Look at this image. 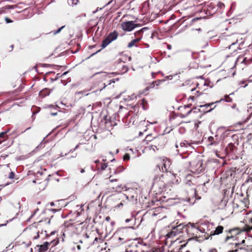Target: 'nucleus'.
<instances>
[{"instance_id": "24", "label": "nucleus", "mask_w": 252, "mask_h": 252, "mask_svg": "<svg viewBox=\"0 0 252 252\" xmlns=\"http://www.w3.org/2000/svg\"><path fill=\"white\" fill-rule=\"evenodd\" d=\"M127 188L125 185H116L115 186L114 193H120L123 190H127Z\"/></svg>"}, {"instance_id": "5", "label": "nucleus", "mask_w": 252, "mask_h": 252, "mask_svg": "<svg viewBox=\"0 0 252 252\" xmlns=\"http://www.w3.org/2000/svg\"><path fill=\"white\" fill-rule=\"evenodd\" d=\"M118 179L113 178L112 175H110L108 180H107L103 185V191L105 194L109 193L114 194L115 186L114 182H117Z\"/></svg>"}, {"instance_id": "32", "label": "nucleus", "mask_w": 252, "mask_h": 252, "mask_svg": "<svg viewBox=\"0 0 252 252\" xmlns=\"http://www.w3.org/2000/svg\"><path fill=\"white\" fill-rule=\"evenodd\" d=\"M245 229H246L247 232H249L251 230H252V218H251L249 221V224H246L244 226Z\"/></svg>"}, {"instance_id": "2", "label": "nucleus", "mask_w": 252, "mask_h": 252, "mask_svg": "<svg viewBox=\"0 0 252 252\" xmlns=\"http://www.w3.org/2000/svg\"><path fill=\"white\" fill-rule=\"evenodd\" d=\"M173 178V175L170 172L155 176L153 179L152 189L156 194H161L165 186L171 184V179Z\"/></svg>"}, {"instance_id": "48", "label": "nucleus", "mask_w": 252, "mask_h": 252, "mask_svg": "<svg viewBox=\"0 0 252 252\" xmlns=\"http://www.w3.org/2000/svg\"><path fill=\"white\" fill-rule=\"evenodd\" d=\"M4 19L5 22L7 24L11 23L13 22V21L8 17H5Z\"/></svg>"}, {"instance_id": "36", "label": "nucleus", "mask_w": 252, "mask_h": 252, "mask_svg": "<svg viewBox=\"0 0 252 252\" xmlns=\"http://www.w3.org/2000/svg\"><path fill=\"white\" fill-rule=\"evenodd\" d=\"M222 100H224L226 102H231L232 101V98H231L229 95H225L224 96V98H221V99H220V100L219 101H216V102H219L221 101H222Z\"/></svg>"}, {"instance_id": "3", "label": "nucleus", "mask_w": 252, "mask_h": 252, "mask_svg": "<svg viewBox=\"0 0 252 252\" xmlns=\"http://www.w3.org/2000/svg\"><path fill=\"white\" fill-rule=\"evenodd\" d=\"M194 177L190 174L186 176L185 189L188 191V196L183 199L191 204H194L197 200L201 199V197L197 193V191L192 182Z\"/></svg>"}, {"instance_id": "47", "label": "nucleus", "mask_w": 252, "mask_h": 252, "mask_svg": "<svg viewBox=\"0 0 252 252\" xmlns=\"http://www.w3.org/2000/svg\"><path fill=\"white\" fill-rule=\"evenodd\" d=\"M14 176H15V173L13 171H11L9 174L8 178L10 179H12L14 178Z\"/></svg>"}, {"instance_id": "15", "label": "nucleus", "mask_w": 252, "mask_h": 252, "mask_svg": "<svg viewBox=\"0 0 252 252\" xmlns=\"http://www.w3.org/2000/svg\"><path fill=\"white\" fill-rule=\"evenodd\" d=\"M127 192L126 194V197L127 199L131 201H136L138 193L134 189H127Z\"/></svg>"}, {"instance_id": "20", "label": "nucleus", "mask_w": 252, "mask_h": 252, "mask_svg": "<svg viewBox=\"0 0 252 252\" xmlns=\"http://www.w3.org/2000/svg\"><path fill=\"white\" fill-rule=\"evenodd\" d=\"M190 91L192 92V95H191L189 97V102L190 100L192 101L197 100V97L200 95L199 91L198 90H196V88H195L191 89Z\"/></svg>"}, {"instance_id": "56", "label": "nucleus", "mask_w": 252, "mask_h": 252, "mask_svg": "<svg viewBox=\"0 0 252 252\" xmlns=\"http://www.w3.org/2000/svg\"><path fill=\"white\" fill-rule=\"evenodd\" d=\"M13 248V246H12V247H11V245H9L8 247H7L6 248V251H8V250H9V249H12V248Z\"/></svg>"}, {"instance_id": "34", "label": "nucleus", "mask_w": 252, "mask_h": 252, "mask_svg": "<svg viewBox=\"0 0 252 252\" xmlns=\"http://www.w3.org/2000/svg\"><path fill=\"white\" fill-rule=\"evenodd\" d=\"M164 79L163 80H157L155 81H154L152 84L150 85L151 88H154L155 85L157 87H158L161 83L164 81Z\"/></svg>"}, {"instance_id": "61", "label": "nucleus", "mask_w": 252, "mask_h": 252, "mask_svg": "<svg viewBox=\"0 0 252 252\" xmlns=\"http://www.w3.org/2000/svg\"><path fill=\"white\" fill-rule=\"evenodd\" d=\"M39 237V233H38H38H37V236H34V239H37Z\"/></svg>"}, {"instance_id": "26", "label": "nucleus", "mask_w": 252, "mask_h": 252, "mask_svg": "<svg viewBox=\"0 0 252 252\" xmlns=\"http://www.w3.org/2000/svg\"><path fill=\"white\" fill-rule=\"evenodd\" d=\"M239 85L240 87L245 88L246 87L249 86L250 87H252V82L250 80H242L240 81L239 83Z\"/></svg>"}, {"instance_id": "50", "label": "nucleus", "mask_w": 252, "mask_h": 252, "mask_svg": "<svg viewBox=\"0 0 252 252\" xmlns=\"http://www.w3.org/2000/svg\"><path fill=\"white\" fill-rule=\"evenodd\" d=\"M59 127H60V126H57V127H56V128H55V129L53 130V131L54 132H58V133H57V134H58V135H59V134H60V132H59V130H60L59 129Z\"/></svg>"}, {"instance_id": "27", "label": "nucleus", "mask_w": 252, "mask_h": 252, "mask_svg": "<svg viewBox=\"0 0 252 252\" xmlns=\"http://www.w3.org/2000/svg\"><path fill=\"white\" fill-rule=\"evenodd\" d=\"M215 102H211V103H205L203 105H198L200 107H210L209 109H206L207 111H211L213 109H214L216 107V105H215Z\"/></svg>"}, {"instance_id": "11", "label": "nucleus", "mask_w": 252, "mask_h": 252, "mask_svg": "<svg viewBox=\"0 0 252 252\" xmlns=\"http://www.w3.org/2000/svg\"><path fill=\"white\" fill-rule=\"evenodd\" d=\"M119 35L118 32L114 31L113 32H110L107 37L103 40L101 44L102 48H105L113 41L116 40Z\"/></svg>"}, {"instance_id": "19", "label": "nucleus", "mask_w": 252, "mask_h": 252, "mask_svg": "<svg viewBox=\"0 0 252 252\" xmlns=\"http://www.w3.org/2000/svg\"><path fill=\"white\" fill-rule=\"evenodd\" d=\"M238 145V142L235 143H230L226 147L225 150L227 154L228 153H235L237 150V146Z\"/></svg>"}, {"instance_id": "37", "label": "nucleus", "mask_w": 252, "mask_h": 252, "mask_svg": "<svg viewBox=\"0 0 252 252\" xmlns=\"http://www.w3.org/2000/svg\"><path fill=\"white\" fill-rule=\"evenodd\" d=\"M37 110L36 111H33V112H32V121L33 122L34 120H35V115L37 113H38L39 111H40V108H38V107H34Z\"/></svg>"}, {"instance_id": "44", "label": "nucleus", "mask_w": 252, "mask_h": 252, "mask_svg": "<svg viewBox=\"0 0 252 252\" xmlns=\"http://www.w3.org/2000/svg\"><path fill=\"white\" fill-rule=\"evenodd\" d=\"M130 159V155L128 154H126L123 157V160L124 161L128 160Z\"/></svg>"}, {"instance_id": "51", "label": "nucleus", "mask_w": 252, "mask_h": 252, "mask_svg": "<svg viewBox=\"0 0 252 252\" xmlns=\"http://www.w3.org/2000/svg\"><path fill=\"white\" fill-rule=\"evenodd\" d=\"M45 138L46 137H44L43 138V140L41 142L38 146L42 147L46 143V141H45Z\"/></svg>"}, {"instance_id": "43", "label": "nucleus", "mask_w": 252, "mask_h": 252, "mask_svg": "<svg viewBox=\"0 0 252 252\" xmlns=\"http://www.w3.org/2000/svg\"><path fill=\"white\" fill-rule=\"evenodd\" d=\"M107 167V164L105 163H101L100 164V170H104Z\"/></svg>"}, {"instance_id": "62", "label": "nucleus", "mask_w": 252, "mask_h": 252, "mask_svg": "<svg viewBox=\"0 0 252 252\" xmlns=\"http://www.w3.org/2000/svg\"><path fill=\"white\" fill-rule=\"evenodd\" d=\"M7 223L4 224H0V227L6 225Z\"/></svg>"}, {"instance_id": "42", "label": "nucleus", "mask_w": 252, "mask_h": 252, "mask_svg": "<svg viewBox=\"0 0 252 252\" xmlns=\"http://www.w3.org/2000/svg\"><path fill=\"white\" fill-rule=\"evenodd\" d=\"M38 66H40L41 67H47L50 65L49 64H46V63H39L38 64ZM37 65H35L33 67V68L35 69V70L37 71Z\"/></svg>"}, {"instance_id": "18", "label": "nucleus", "mask_w": 252, "mask_h": 252, "mask_svg": "<svg viewBox=\"0 0 252 252\" xmlns=\"http://www.w3.org/2000/svg\"><path fill=\"white\" fill-rule=\"evenodd\" d=\"M224 40H226L228 44L229 49H230V46L234 45L237 42V39L236 38L234 35H228L225 36Z\"/></svg>"}, {"instance_id": "28", "label": "nucleus", "mask_w": 252, "mask_h": 252, "mask_svg": "<svg viewBox=\"0 0 252 252\" xmlns=\"http://www.w3.org/2000/svg\"><path fill=\"white\" fill-rule=\"evenodd\" d=\"M156 136H153L152 134L147 135L143 140V143L146 144H148L149 142H153Z\"/></svg>"}, {"instance_id": "59", "label": "nucleus", "mask_w": 252, "mask_h": 252, "mask_svg": "<svg viewBox=\"0 0 252 252\" xmlns=\"http://www.w3.org/2000/svg\"><path fill=\"white\" fill-rule=\"evenodd\" d=\"M239 250L238 249L235 250L234 251H230L228 252H239Z\"/></svg>"}, {"instance_id": "49", "label": "nucleus", "mask_w": 252, "mask_h": 252, "mask_svg": "<svg viewBox=\"0 0 252 252\" xmlns=\"http://www.w3.org/2000/svg\"><path fill=\"white\" fill-rule=\"evenodd\" d=\"M247 49L248 50V51L250 52V53L252 54V44L248 46Z\"/></svg>"}, {"instance_id": "64", "label": "nucleus", "mask_w": 252, "mask_h": 252, "mask_svg": "<svg viewBox=\"0 0 252 252\" xmlns=\"http://www.w3.org/2000/svg\"><path fill=\"white\" fill-rule=\"evenodd\" d=\"M239 249H240V251H242V252H244V251H245V249H243V248H239Z\"/></svg>"}, {"instance_id": "12", "label": "nucleus", "mask_w": 252, "mask_h": 252, "mask_svg": "<svg viewBox=\"0 0 252 252\" xmlns=\"http://www.w3.org/2000/svg\"><path fill=\"white\" fill-rule=\"evenodd\" d=\"M185 232L189 237H197L199 230L198 227L190 223L187 224Z\"/></svg>"}, {"instance_id": "58", "label": "nucleus", "mask_w": 252, "mask_h": 252, "mask_svg": "<svg viewBox=\"0 0 252 252\" xmlns=\"http://www.w3.org/2000/svg\"><path fill=\"white\" fill-rule=\"evenodd\" d=\"M35 213H36V212H35L34 213H33V214L31 215V217L29 218V219L27 220V221H29V220H30V219H31V218H32L34 216V215H35Z\"/></svg>"}, {"instance_id": "39", "label": "nucleus", "mask_w": 252, "mask_h": 252, "mask_svg": "<svg viewBox=\"0 0 252 252\" xmlns=\"http://www.w3.org/2000/svg\"><path fill=\"white\" fill-rule=\"evenodd\" d=\"M103 241V239L102 238H97L95 237L94 241H93V244L94 245L96 244L97 243H101Z\"/></svg>"}, {"instance_id": "33", "label": "nucleus", "mask_w": 252, "mask_h": 252, "mask_svg": "<svg viewBox=\"0 0 252 252\" xmlns=\"http://www.w3.org/2000/svg\"><path fill=\"white\" fill-rule=\"evenodd\" d=\"M142 33H143V29L136 32L134 33V36L136 37L135 39H139V41H140L142 37Z\"/></svg>"}, {"instance_id": "53", "label": "nucleus", "mask_w": 252, "mask_h": 252, "mask_svg": "<svg viewBox=\"0 0 252 252\" xmlns=\"http://www.w3.org/2000/svg\"><path fill=\"white\" fill-rule=\"evenodd\" d=\"M202 108H204L203 109V111L204 113H206V112H208L209 111H206V109H209L210 107H201Z\"/></svg>"}, {"instance_id": "30", "label": "nucleus", "mask_w": 252, "mask_h": 252, "mask_svg": "<svg viewBox=\"0 0 252 252\" xmlns=\"http://www.w3.org/2000/svg\"><path fill=\"white\" fill-rule=\"evenodd\" d=\"M139 42V39H134L128 43L127 47L131 48L133 46H137V43Z\"/></svg>"}, {"instance_id": "14", "label": "nucleus", "mask_w": 252, "mask_h": 252, "mask_svg": "<svg viewBox=\"0 0 252 252\" xmlns=\"http://www.w3.org/2000/svg\"><path fill=\"white\" fill-rule=\"evenodd\" d=\"M136 25L132 21H126L121 24V27L125 32H130L133 30L136 27Z\"/></svg>"}, {"instance_id": "55", "label": "nucleus", "mask_w": 252, "mask_h": 252, "mask_svg": "<svg viewBox=\"0 0 252 252\" xmlns=\"http://www.w3.org/2000/svg\"><path fill=\"white\" fill-rule=\"evenodd\" d=\"M63 75V74H60V73H58L57 74V78L55 79V80H57L59 77H62Z\"/></svg>"}, {"instance_id": "9", "label": "nucleus", "mask_w": 252, "mask_h": 252, "mask_svg": "<svg viewBox=\"0 0 252 252\" xmlns=\"http://www.w3.org/2000/svg\"><path fill=\"white\" fill-rule=\"evenodd\" d=\"M186 226L187 225L181 223L176 226L173 227L170 232L166 234V237L167 238H172L181 233H184L186 232L185 228H186Z\"/></svg>"}, {"instance_id": "63", "label": "nucleus", "mask_w": 252, "mask_h": 252, "mask_svg": "<svg viewBox=\"0 0 252 252\" xmlns=\"http://www.w3.org/2000/svg\"><path fill=\"white\" fill-rule=\"evenodd\" d=\"M221 203H223L224 204V206H226V201H223V200H221Z\"/></svg>"}, {"instance_id": "35", "label": "nucleus", "mask_w": 252, "mask_h": 252, "mask_svg": "<svg viewBox=\"0 0 252 252\" xmlns=\"http://www.w3.org/2000/svg\"><path fill=\"white\" fill-rule=\"evenodd\" d=\"M44 108L45 109H50L51 110H53V109H55V110H58L59 109H60V107L58 106V105H53V104H50V105H46L45 106H44Z\"/></svg>"}, {"instance_id": "7", "label": "nucleus", "mask_w": 252, "mask_h": 252, "mask_svg": "<svg viewBox=\"0 0 252 252\" xmlns=\"http://www.w3.org/2000/svg\"><path fill=\"white\" fill-rule=\"evenodd\" d=\"M126 252H152L150 247L147 248L146 245H132L126 250Z\"/></svg>"}, {"instance_id": "40", "label": "nucleus", "mask_w": 252, "mask_h": 252, "mask_svg": "<svg viewBox=\"0 0 252 252\" xmlns=\"http://www.w3.org/2000/svg\"><path fill=\"white\" fill-rule=\"evenodd\" d=\"M79 2V0H67V3L70 5H76Z\"/></svg>"}, {"instance_id": "1", "label": "nucleus", "mask_w": 252, "mask_h": 252, "mask_svg": "<svg viewBox=\"0 0 252 252\" xmlns=\"http://www.w3.org/2000/svg\"><path fill=\"white\" fill-rule=\"evenodd\" d=\"M75 195H70L68 198L64 199V218L67 219V221H73L80 216L83 211V206L77 204Z\"/></svg>"}, {"instance_id": "17", "label": "nucleus", "mask_w": 252, "mask_h": 252, "mask_svg": "<svg viewBox=\"0 0 252 252\" xmlns=\"http://www.w3.org/2000/svg\"><path fill=\"white\" fill-rule=\"evenodd\" d=\"M223 230V227L221 225H219L217 226L214 231H212L210 233V234L205 233L204 234L205 239L207 240L211 237V239H212V236L215 235H219L222 233Z\"/></svg>"}, {"instance_id": "57", "label": "nucleus", "mask_w": 252, "mask_h": 252, "mask_svg": "<svg viewBox=\"0 0 252 252\" xmlns=\"http://www.w3.org/2000/svg\"><path fill=\"white\" fill-rule=\"evenodd\" d=\"M111 220V218L109 216H107L105 218V220L109 222Z\"/></svg>"}, {"instance_id": "13", "label": "nucleus", "mask_w": 252, "mask_h": 252, "mask_svg": "<svg viewBox=\"0 0 252 252\" xmlns=\"http://www.w3.org/2000/svg\"><path fill=\"white\" fill-rule=\"evenodd\" d=\"M191 103H189L187 105L181 106L179 107V112L178 115L182 118H185L188 116L191 112L192 109L191 108Z\"/></svg>"}, {"instance_id": "22", "label": "nucleus", "mask_w": 252, "mask_h": 252, "mask_svg": "<svg viewBox=\"0 0 252 252\" xmlns=\"http://www.w3.org/2000/svg\"><path fill=\"white\" fill-rule=\"evenodd\" d=\"M238 199H239L245 207H249V200L247 196H244V195L242 194L238 196Z\"/></svg>"}, {"instance_id": "41", "label": "nucleus", "mask_w": 252, "mask_h": 252, "mask_svg": "<svg viewBox=\"0 0 252 252\" xmlns=\"http://www.w3.org/2000/svg\"><path fill=\"white\" fill-rule=\"evenodd\" d=\"M63 29V26L60 27L57 30L52 31L50 33H52L53 35H56L59 33H60L62 30Z\"/></svg>"}, {"instance_id": "4", "label": "nucleus", "mask_w": 252, "mask_h": 252, "mask_svg": "<svg viewBox=\"0 0 252 252\" xmlns=\"http://www.w3.org/2000/svg\"><path fill=\"white\" fill-rule=\"evenodd\" d=\"M246 230V229H245V227H244L243 228L235 227L230 229L228 230H225V233H226V235L224 238V242H227L231 239H237V236L238 235H241L245 232H247Z\"/></svg>"}, {"instance_id": "8", "label": "nucleus", "mask_w": 252, "mask_h": 252, "mask_svg": "<svg viewBox=\"0 0 252 252\" xmlns=\"http://www.w3.org/2000/svg\"><path fill=\"white\" fill-rule=\"evenodd\" d=\"M165 143V139L161 136H156L152 144L148 147L149 149H152L154 151L158 150L159 148L163 147Z\"/></svg>"}, {"instance_id": "16", "label": "nucleus", "mask_w": 252, "mask_h": 252, "mask_svg": "<svg viewBox=\"0 0 252 252\" xmlns=\"http://www.w3.org/2000/svg\"><path fill=\"white\" fill-rule=\"evenodd\" d=\"M243 179L245 180L243 186H246L252 183V171L251 169H247L244 172L243 175Z\"/></svg>"}, {"instance_id": "46", "label": "nucleus", "mask_w": 252, "mask_h": 252, "mask_svg": "<svg viewBox=\"0 0 252 252\" xmlns=\"http://www.w3.org/2000/svg\"><path fill=\"white\" fill-rule=\"evenodd\" d=\"M9 130L0 133V138H4L5 134L8 132Z\"/></svg>"}, {"instance_id": "25", "label": "nucleus", "mask_w": 252, "mask_h": 252, "mask_svg": "<svg viewBox=\"0 0 252 252\" xmlns=\"http://www.w3.org/2000/svg\"><path fill=\"white\" fill-rule=\"evenodd\" d=\"M50 244V243H49L48 242H45L43 245H37L36 247L38 248L39 252H45L48 249L49 245Z\"/></svg>"}, {"instance_id": "31", "label": "nucleus", "mask_w": 252, "mask_h": 252, "mask_svg": "<svg viewBox=\"0 0 252 252\" xmlns=\"http://www.w3.org/2000/svg\"><path fill=\"white\" fill-rule=\"evenodd\" d=\"M157 167H158L159 169V170H161L163 172H165V173H168L167 169L166 168V164H165V161L164 159H163L162 160V165L161 167V169H160V166L159 165H157Z\"/></svg>"}, {"instance_id": "29", "label": "nucleus", "mask_w": 252, "mask_h": 252, "mask_svg": "<svg viewBox=\"0 0 252 252\" xmlns=\"http://www.w3.org/2000/svg\"><path fill=\"white\" fill-rule=\"evenodd\" d=\"M138 104L141 105L144 110H146L148 107L147 101L145 98H142L139 100Z\"/></svg>"}, {"instance_id": "6", "label": "nucleus", "mask_w": 252, "mask_h": 252, "mask_svg": "<svg viewBox=\"0 0 252 252\" xmlns=\"http://www.w3.org/2000/svg\"><path fill=\"white\" fill-rule=\"evenodd\" d=\"M236 62L237 63H244L246 65L250 64L252 63V54L247 49L243 55H240L237 58Z\"/></svg>"}, {"instance_id": "60", "label": "nucleus", "mask_w": 252, "mask_h": 252, "mask_svg": "<svg viewBox=\"0 0 252 252\" xmlns=\"http://www.w3.org/2000/svg\"><path fill=\"white\" fill-rule=\"evenodd\" d=\"M76 247H77L78 250H80L81 249V247L80 245H77Z\"/></svg>"}, {"instance_id": "54", "label": "nucleus", "mask_w": 252, "mask_h": 252, "mask_svg": "<svg viewBox=\"0 0 252 252\" xmlns=\"http://www.w3.org/2000/svg\"><path fill=\"white\" fill-rule=\"evenodd\" d=\"M61 210V209L60 208V209H52L51 210L52 212H53L55 213V212H57V211H60V210Z\"/></svg>"}, {"instance_id": "52", "label": "nucleus", "mask_w": 252, "mask_h": 252, "mask_svg": "<svg viewBox=\"0 0 252 252\" xmlns=\"http://www.w3.org/2000/svg\"><path fill=\"white\" fill-rule=\"evenodd\" d=\"M57 111H51L50 112V114L52 116H56L57 115Z\"/></svg>"}, {"instance_id": "38", "label": "nucleus", "mask_w": 252, "mask_h": 252, "mask_svg": "<svg viewBox=\"0 0 252 252\" xmlns=\"http://www.w3.org/2000/svg\"><path fill=\"white\" fill-rule=\"evenodd\" d=\"M76 47H77V48L75 51H73L72 50L69 49L65 51H64V55L65 54V53H66L67 54L69 53V52H71V53H76L79 50V49L80 47V46L79 44H77Z\"/></svg>"}, {"instance_id": "21", "label": "nucleus", "mask_w": 252, "mask_h": 252, "mask_svg": "<svg viewBox=\"0 0 252 252\" xmlns=\"http://www.w3.org/2000/svg\"><path fill=\"white\" fill-rule=\"evenodd\" d=\"M188 146H189V145L188 143H186L185 142H181L180 143V148L177 144H176V147L177 148V151L179 153L181 154H184L187 152L186 150V148Z\"/></svg>"}, {"instance_id": "45", "label": "nucleus", "mask_w": 252, "mask_h": 252, "mask_svg": "<svg viewBox=\"0 0 252 252\" xmlns=\"http://www.w3.org/2000/svg\"><path fill=\"white\" fill-rule=\"evenodd\" d=\"M160 211H161V208L160 207L156 208L155 209V211H153V213L152 214V216H156L157 215L156 213V212H159Z\"/></svg>"}, {"instance_id": "10", "label": "nucleus", "mask_w": 252, "mask_h": 252, "mask_svg": "<svg viewBox=\"0 0 252 252\" xmlns=\"http://www.w3.org/2000/svg\"><path fill=\"white\" fill-rule=\"evenodd\" d=\"M118 243L120 245L130 241L131 239L130 237L129 232L126 229H123L118 232Z\"/></svg>"}, {"instance_id": "23", "label": "nucleus", "mask_w": 252, "mask_h": 252, "mask_svg": "<svg viewBox=\"0 0 252 252\" xmlns=\"http://www.w3.org/2000/svg\"><path fill=\"white\" fill-rule=\"evenodd\" d=\"M207 141L209 145H217L219 143L218 135H215V137L209 136Z\"/></svg>"}]
</instances>
